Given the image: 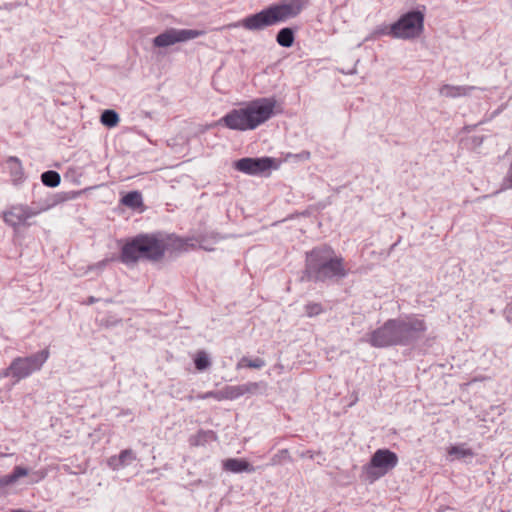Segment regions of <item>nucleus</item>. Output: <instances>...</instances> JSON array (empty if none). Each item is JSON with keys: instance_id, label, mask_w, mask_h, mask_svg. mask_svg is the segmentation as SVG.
Returning <instances> with one entry per match:
<instances>
[{"instance_id": "obj_7", "label": "nucleus", "mask_w": 512, "mask_h": 512, "mask_svg": "<svg viewBox=\"0 0 512 512\" xmlns=\"http://www.w3.org/2000/svg\"><path fill=\"white\" fill-rule=\"evenodd\" d=\"M424 13L419 10L409 11L389 26V35L393 38L412 40L424 31Z\"/></svg>"}, {"instance_id": "obj_24", "label": "nucleus", "mask_w": 512, "mask_h": 512, "mask_svg": "<svg viewBox=\"0 0 512 512\" xmlns=\"http://www.w3.org/2000/svg\"><path fill=\"white\" fill-rule=\"evenodd\" d=\"M239 386L240 397L246 394H256L261 388L265 387L262 382H248Z\"/></svg>"}, {"instance_id": "obj_27", "label": "nucleus", "mask_w": 512, "mask_h": 512, "mask_svg": "<svg viewBox=\"0 0 512 512\" xmlns=\"http://www.w3.org/2000/svg\"><path fill=\"white\" fill-rule=\"evenodd\" d=\"M135 460L136 455L131 449L122 450L118 455V462L120 463L121 468L130 465Z\"/></svg>"}, {"instance_id": "obj_21", "label": "nucleus", "mask_w": 512, "mask_h": 512, "mask_svg": "<svg viewBox=\"0 0 512 512\" xmlns=\"http://www.w3.org/2000/svg\"><path fill=\"white\" fill-rule=\"evenodd\" d=\"M42 183L47 187H57L60 184L61 177L58 172L49 170L41 175Z\"/></svg>"}, {"instance_id": "obj_15", "label": "nucleus", "mask_w": 512, "mask_h": 512, "mask_svg": "<svg viewBox=\"0 0 512 512\" xmlns=\"http://www.w3.org/2000/svg\"><path fill=\"white\" fill-rule=\"evenodd\" d=\"M217 435L212 430H199L195 435L191 436L189 443L191 446H204L209 442L216 441Z\"/></svg>"}, {"instance_id": "obj_6", "label": "nucleus", "mask_w": 512, "mask_h": 512, "mask_svg": "<svg viewBox=\"0 0 512 512\" xmlns=\"http://www.w3.org/2000/svg\"><path fill=\"white\" fill-rule=\"evenodd\" d=\"M50 356L49 350L43 349L27 357H16L10 365L3 370L2 377H12L15 382H19L40 371Z\"/></svg>"}, {"instance_id": "obj_5", "label": "nucleus", "mask_w": 512, "mask_h": 512, "mask_svg": "<svg viewBox=\"0 0 512 512\" xmlns=\"http://www.w3.org/2000/svg\"><path fill=\"white\" fill-rule=\"evenodd\" d=\"M306 5L304 0H291L288 3L271 5L258 13L240 21L230 23L225 28L242 27L248 31H260L275 24L296 17Z\"/></svg>"}, {"instance_id": "obj_4", "label": "nucleus", "mask_w": 512, "mask_h": 512, "mask_svg": "<svg viewBox=\"0 0 512 512\" xmlns=\"http://www.w3.org/2000/svg\"><path fill=\"white\" fill-rule=\"evenodd\" d=\"M304 274L309 280L325 282L342 279L348 271L342 256L336 255L330 246L321 245L306 253Z\"/></svg>"}, {"instance_id": "obj_34", "label": "nucleus", "mask_w": 512, "mask_h": 512, "mask_svg": "<svg viewBox=\"0 0 512 512\" xmlns=\"http://www.w3.org/2000/svg\"><path fill=\"white\" fill-rule=\"evenodd\" d=\"M95 302H97V299L93 296H90L88 299H87V302L86 304L88 305H91V304H94Z\"/></svg>"}, {"instance_id": "obj_16", "label": "nucleus", "mask_w": 512, "mask_h": 512, "mask_svg": "<svg viewBox=\"0 0 512 512\" xmlns=\"http://www.w3.org/2000/svg\"><path fill=\"white\" fill-rule=\"evenodd\" d=\"M29 474V470L22 466H15L10 474L4 475L0 478V486H8L14 484L18 479L25 477Z\"/></svg>"}, {"instance_id": "obj_32", "label": "nucleus", "mask_w": 512, "mask_h": 512, "mask_svg": "<svg viewBox=\"0 0 512 512\" xmlns=\"http://www.w3.org/2000/svg\"><path fill=\"white\" fill-rule=\"evenodd\" d=\"M47 475V472L45 470H38L34 473V476L36 477V482L43 480Z\"/></svg>"}, {"instance_id": "obj_28", "label": "nucleus", "mask_w": 512, "mask_h": 512, "mask_svg": "<svg viewBox=\"0 0 512 512\" xmlns=\"http://www.w3.org/2000/svg\"><path fill=\"white\" fill-rule=\"evenodd\" d=\"M290 459L291 457L289 451L287 449H281L271 457L270 465H280L286 461H290Z\"/></svg>"}, {"instance_id": "obj_20", "label": "nucleus", "mask_w": 512, "mask_h": 512, "mask_svg": "<svg viewBox=\"0 0 512 512\" xmlns=\"http://www.w3.org/2000/svg\"><path fill=\"white\" fill-rule=\"evenodd\" d=\"M240 397L239 386H225L219 390V401L235 400Z\"/></svg>"}, {"instance_id": "obj_17", "label": "nucleus", "mask_w": 512, "mask_h": 512, "mask_svg": "<svg viewBox=\"0 0 512 512\" xmlns=\"http://www.w3.org/2000/svg\"><path fill=\"white\" fill-rule=\"evenodd\" d=\"M294 40H295L294 31L289 27L280 29L276 35L277 43L280 46L285 47V48L291 47L294 43Z\"/></svg>"}, {"instance_id": "obj_12", "label": "nucleus", "mask_w": 512, "mask_h": 512, "mask_svg": "<svg viewBox=\"0 0 512 512\" xmlns=\"http://www.w3.org/2000/svg\"><path fill=\"white\" fill-rule=\"evenodd\" d=\"M475 89V86L469 85L444 84L439 88V94L446 98H458L470 95Z\"/></svg>"}, {"instance_id": "obj_25", "label": "nucleus", "mask_w": 512, "mask_h": 512, "mask_svg": "<svg viewBox=\"0 0 512 512\" xmlns=\"http://www.w3.org/2000/svg\"><path fill=\"white\" fill-rule=\"evenodd\" d=\"M101 122L107 127H114L119 122V116L114 110H105L101 114Z\"/></svg>"}, {"instance_id": "obj_13", "label": "nucleus", "mask_w": 512, "mask_h": 512, "mask_svg": "<svg viewBox=\"0 0 512 512\" xmlns=\"http://www.w3.org/2000/svg\"><path fill=\"white\" fill-rule=\"evenodd\" d=\"M222 467L225 471L232 473H253L255 467H253L248 461L238 458H228L222 462Z\"/></svg>"}, {"instance_id": "obj_3", "label": "nucleus", "mask_w": 512, "mask_h": 512, "mask_svg": "<svg viewBox=\"0 0 512 512\" xmlns=\"http://www.w3.org/2000/svg\"><path fill=\"white\" fill-rule=\"evenodd\" d=\"M277 101L274 97L257 98L244 107L232 109L217 122L231 130H254L267 122L274 114Z\"/></svg>"}, {"instance_id": "obj_18", "label": "nucleus", "mask_w": 512, "mask_h": 512, "mask_svg": "<svg viewBox=\"0 0 512 512\" xmlns=\"http://www.w3.org/2000/svg\"><path fill=\"white\" fill-rule=\"evenodd\" d=\"M122 204L129 208H138L142 205V196L138 191L128 192L121 200Z\"/></svg>"}, {"instance_id": "obj_1", "label": "nucleus", "mask_w": 512, "mask_h": 512, "mask_svg": "<svg viewBox=\"0 0 512 512\" xmlns=\"http://www.w3.org/2000/svg\"><path fill=\"white\" fill-rule=\"evenodd\" d=\"M185 250L184 241L174 234L164 232L142 233L126 241L119 259L125 265H134L140 260L161 261L166 253Z\"/></svg>"}, {"instance_id": "obj_9", "label": "nucleus", "mask_w": 512, "mask_h": 512, "mask_svg": "<svg viewBox=\"0 0 512 512\" xmlns=\"http://www.w3.org/2000/svg\"><path fill=\"white\" fill-rule=\"evenodd\" d=\"M234 168L247 175H269L271 170L279 168V161L271 157H245L235 161Z\"/></svg>"}, {"instance_id": "obj_29", "label": "nucleus", "mask_w": 512, "mask_h": 512, "mask_svg": "<svg viewBox=\"0 0 512 512\" xmlns=\"http://www.w3.org/2000/svg\"><path fill=\"white\" fill-rule=\"evenodd\" d=\"M110 261H111L110 259L106 258L97 263L91 264L87 267L86 273L92 272V271H97V272L101 273L106 268V266L108 265V263Z\"/></svg>"}, {"instance_id": "obj_31", "label": "nucleus", "mask_w": 512, "mask_h": 512, "mask_svg": "<svg viewBox=\"0 0 512 512\" xmlns=\"http://www.w3.org/2000/svg\"><path fill=\"white\" fill-rule=\"evenodd\" d=\"M108 465L113 470H118L121 468L120 463L118 462V456H112L108 460Z\"/></svg>"}, {"instance_id": "obj_22", "label": "nucleus", "mask_w": 512, "mask_h": 512, "mask_svg": "<svg viewBox=\"0 0 512 512\" xmlns=\"http://www.w3.org/2000/svg\"><path fill=\"white\" fill-rule=\"evenodd\" d=\"M265 366V361L262 358L249 359L247 357H242L237 363V369L242 367H248L253 369H260Z\"/></svg>"}, {"instance_id": "obj_19", "label": "nucleus", "mask_w": 512, "mask_h": 512, "mask_svg": "<svg viewBox=\"0 0 512 512\" xmlns=\"http://www.w3.org/2000/svg\"><path fill=\"white\" fill-rule=\"evenodd\" d=\"M448 454L450 456H454L457 459L474 456L472 449L467 448L464 444L451 446L448 450Z\"/></svg>"}, {"instance_id": "obj_8", "label": "nucleus", "mask_w": 512, "mask_h": 512, "mask_svg": "<svg viewBox=\"0 0 512 512\" xmlns=\"http://www.w3.org/2000/svg\"><path fill=\"white\" fill-rule=\"evenodd\" d=\"M399 462L397 454L389 449H378L363 467L365 479L374 482L393 470Z\"/></svg>"}, {"instance_id": "obj_11", "label": "nucleus", "mask_w": 512, "mask_h": 512, "mask_svg": "<svg viewBox=\"0 0 512 512\" xmlns=\"http://www.w3.org/2000/svg\"><path fill=\"white\" fill-rule=\"evenodd\" d=\"M36 214L37 212L27 205H15L3 213V219L6 224L16 228Z\"/></svg>"}, {"instance_id": "obj_10", "label": "nucleus", "mask_w": 512, "mask_h": 512, "mask_svg": "<svg viewBox=\"0 0 512 512\" xmlns=\"http://www.w3.org/2000/svg\"><path fill=\"white\" fill-rule=\"evenodd\" d=\"M204 33L202 30L170 28L157 35L153 39V45L158 48H165L176 43L195 39L204 35Z\"/></svg>"}, {"instance_id": "obj_35", "label": "nucleus", "mask_w": 512, "mask_h": 512, "mask_svg": "<svg viewBox=\"0 0 512 512\" xmlns=\"http://www.w3.org/2000/svg\"><path fill=\"white\" fill-rule=\"evenodd\" d=\"M203 248H204L205 250H208V251H211V250H212L211 248H208V247H205V246H203Z\"/></svg>"}, {"instance_id": "obj_26", "label": "nucleus", "mask_w": 512, "mask_h": 512, "mask_svg": "<svg viewBox=\"0 0 512 512\" xmlns=\"http://www.w3.org/2000/svg\"><path fill=\"white\" fill-rule=\"evenodd\" d=\"M304 310L306 316L312 318L322 314L324 312V307L321 303L318 302H308L304 306Z\"/></svg>"}, {"instance_id": "obj_33", "label": "nucleus", "mask_w": 512, "mask_h": 512, "mask_svg": "<svg viewBox=\"0 0 512 512\" xmlns=\"http://www.w3.org/2000/svg\"><path fill=\"white\" fill-rule=\"evenodd\" d=\"M374 33L376 35H389V27L377 28Z\"/></svg>"}, {"instance_id": "obj_23", "label": "nucleus", "mask_w": 512, "mask_h": 512, "mask_svg": "<svg viewBox=\"0 0 512 512\" xmlns=\"http://www.w3.org/2000/svg\"><path fill=\"white\" fill-rule=\"evenodd\" d=\"M194 364L197 370L203 371L210 367L211 361L208 354L205 351L201 350L196 353L194 358Z\"/></svg>"}, {"instance_id": "obj_30", "label": "nucleus", "mask_w": 512, "mask_h": 512, "mask_svg": "<svg viewBox=\"0 0 512 512\" xmlns=\"http://www.w3.org/2000/svg\"><path fill=\"white\" fill-rule=\"evenodd\" d=\"M196 398L200 399V400H205V399L213 398V399L219 401V390L218 391H208V392H205V393H199L196 396Z\"/></svg>"}, {"instance_id": "obj_14", "label": "nucleus", "mask_w": 512, "mask_h": 512, "mask_svg": "<svg viewBox=\"0 0 512 512\" xmlns=\"http://www.w3.org/2000/svg\"><path fill=\"white\" fill-rule=\"evenodd\" d=\"M7 165H8V169L10 172L12 182L14 184L21 183L24 178V171H23L21 161L17 157L11 156L7 159Z\"/></svg>"}, {"instance_id": "obj_2", "label": "nucleus", "mask_w": 512, "mask_h": 512, "mask_svg": "<svg viewBox=\"0 0 512 512\" xmlns=\"http://www.w3.org/2000/svg\"><path fill=\"white\" fill-rule=\"evenodd\" d=\"M428 329L423 316L417 314L388 319L364 340L375 348L407 346L424 336Z\"/></svg>"}]
</instances>
